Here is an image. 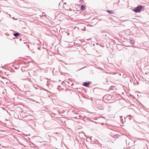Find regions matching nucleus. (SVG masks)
Instances as JSON below:
<instances>
[{
	"mask_svg": "<svg viewBox=\"0 0 149 149\" xmlns=\"http://www.w3.org/2000/svg\"><path fill=\"white\" fill-rule=\"evenodd\" d=\"M107 11L110 14H112L113 13V12L111 10H108Z\"/></svg>",
	"mask_w": 149,
	"mask_h": 149,
	"instance_id": "obj_5",
	"label": "nucleus"
},
{
	"mask_svg": "<svg viewBox=\"0 0 149 149\" xmlns=\"http://www.w3.org/2000/svg\"><path fill=\"white\" fill-rule=\"evenodd\" d=\"M81 9L82 10H84L86 9L84 5H82L81 7Z\"/></svg>",
	"mask_w": 149,
	"mask_h": 149,
	"instance_id": "obj_3",
	"label": "nucleus"
},
{
	"mask_svg": "<svg viewBox=\"0 0 149 149\" xmlns=\"http://www.w3.org/2000/svg\"><path fill=\"white\" fill-rule=\"evenodd\" d=\"M90 84V83H87L86 82H84L83 84V85L84 86H85L87 87H88L89 85Z\"/></svg>",
	"mask_w": 149,
	"mask_h": 149,
	"instance_id": "obj_2",
	"label": "nucleus"
},
{
	"mask_svg": "<svg viewBox=\"0 0 149 149\" xmlns=\"http://www.w3.org/2000/svg\"><path fill=\"white\" fill-rule=\"evenodd\" d=\"M19 35L20 34L19 33H16L14 34V35L16 37L19 36Z\"/></svg>",
	"mask_w": 149,
	"mask_h": 149,
	"instance_id": "obj_4",
	"label": "nucleus"
},
{
	"mask_svg": "<svg viewBox=\"0 0 149 149\" xmlns=\"http://www.w3.org/2000/svg\"><path fill=\"white\" fill-rule=\"evenodd\" d=\"M143 7L141 5L138 6L136 7L133 10V11L135 13L139 12L141 10V9L143 8Z\"/></svg>",
	"mask_w": 149,
	"mask_h": 149,
	"instance_id": "obj_1",
	"label": "nucleus"
}]
</instances>
